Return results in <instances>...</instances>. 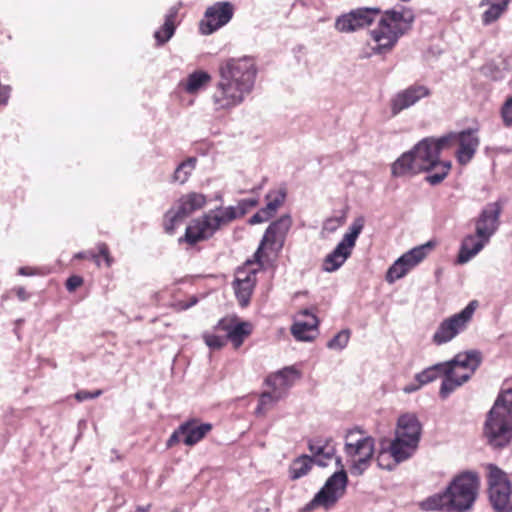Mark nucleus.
I'll use <instances>...</instances> for the list:
<instances>
[{
	"instance_id": "obj_60",
	"label": "nucleus",
	"mask_w": 512,
	"mask_h": 512,
	"mask_svg": "<svg viewBox=\"0 0 512 512\" xmlns=\"http://www.w3.org/2000/svg\"><path fill=\"white\" fill-rule=\"evenodd\" d=\"M502 512H512V504L510 506H508L507 509H505L504 511Z\"/></svg>"
},
{
	"instance_id": "obj_28",
	"label": "nucleus",
	"mask_w": 512,
	"mask_h": 512,
	"mask_svg": "<svg viewBox=\"0 0 512 512\" xmlns=\"http://www.w3.org/2000/svg\"><path fill=\"white\" fill-rule=\"evenodd\" d=\"M511 0H481L480 6H488L482 14V23L488 26L496 22L507 10Z\"/></svg>"
},
{
	"instance_id": "obj_23",
	"label": "nucleus",
	"mask_w": 512,
	"mask_h": 512,
	"mask_svg": "<svg viewBox=\"0 0 512 512\" xmlns=\"http://www.w3.org/2000/svg\"><path fill=\"white\" fill-rule=\"evenodd\" d=\"M422 426L415 414H403L398 418L395 435L419 444Z\"/></svg>"
},
{
	"instance_id": "obj_15",
	"label": "nucleus",
	"mask_w": 512,
	"mask_h": 512,
	"mask_svg": "<svg viewBox=\"0 0 512 512\" xmlns=\"http://www.w3.org/2000/svg\"><path fill=\"white\" fill-rule=\"evenodd\" d=\"M291 226L292 218L289 214L282 215L268 226L254 255L257 261H260L264 247L273 251L282 249Z\"/></svg>"
},
{
	"instance_id": "obj_41",
	"label": "nucleus",
	"mask_w": 512,
	"mask_h": 512,
	"mask_svg": "<svg viewBox=\"0 0 512 512\" xmlns=\"http://www.w3.org/2000/svg\"><path fill=\"white\" fill-rule=\"evenodd\" d=\"M281 398V392H274L273 389L271 392L262 393L259 399V404L256 408V413L261 414L267 406L274 404Z\"/></svg>"
},
{
	"instance_id": "obj_31",
	"label": "nucleus",
	"mask_w": 512,
	"mask_h": 512,
	"mask_svg": "<svg viewBox=\"0 0 512 512\" xmlns=\"http://www.w3.org/2000/svg\"><path fill=\"white\" fill-rule=\"evenodd\" d=\"M205 203V195L201 193L192 192L183 196L179 200V205L177 208L181 211L182 215L188 217L196 210L201 209L205 205Z\"/></svg>"
},
{
	"instance_id": "obj_46",
	"label": "nucleus",
	"mask_w": 512,
	"mask_h": 512,
	"mask_svg": "<svg viewBox=\"0 0 512 512\" xmlns=\"http://www.w3.org/2000/svg\"><path fill=\"white\" fill-rule=\"evenodd\" d=\"M102 395V390L98 389L93 392L86 391V390H80L75 394V398L77 401L82 402L89 399H95Z\"/></svg>"
},
{
	"instance_id": "obj_44",
	"label": "nucleus",
	"mask_w": 512,
	"mask_h": 512,
	"mask_svg": "<svg viewBox=\"0 0 512 512\" xmlns=\"http://www.w3.org/2000/svg\"><path fill=\"white\" fill-rule=\"evenodd\" d=\"M501 116L506 127L512 126V97H509L503 104Z\"/></svg>"
},
{
	"instance_id": "obj_5",
	"label": "nucleus",
	"mask_w": 512,
	"mask_h": 512,
	"mask_svg": "<svg viewBox=\"0 0 512 512\" xmlns=\"http://www.w3.org/2000/svg\"><path fill=\"white\" fill-rule=\"evenodd\" d=\"M484 436L494 448L507 446L512 439V389L502 390L490 409Z\"/></svg>"
},
{
	"instance_id": "obj_51",
	"label": "nucleus",
	"mask_w": 512,
	"mask_h": 512,
	"mask_svg": "<svg viewBox=\"0 0 512 512\" xmlns=\"http://www.w3.org/2000/svg\"><path fill=\"white\" fill-rule=\"evenodd\" d=\"M83 279L80 276H71L66 281V288L68 291H74L76 288L81 286Z\"/></svg>"
},
{
	"instance_id": "obj_49",
	"label": "nucleus",
	"mask_w": 512,
	"mask_h": 512,
	"mask_svg": "<svg viewBox=\"0 0 512 512\" xmlns=\"http://www.w3.org/2000/svg\"><path fill=\"white\" fill-rule=\"evenodd\" d=\"M181 437L184 438V432L180 431V426H179L176 430H174V432L168 438V440L166 442V447L172 448L173 446H175L177 443L180 442Z\"/></svg>"
},
{
	"instance_id": "obj_27",
	"label": "nucleus",
	"mask_w": 512,
	"mask_h": 512,
	"mask_svg": "<svg viewBox=\"0 0 512 512\" xmlns=\"http://www.w3.org/2000/svg\"><path fill=\"white\" fill-rule=\"evenodd\" d=\"M298 377V372L293 367H285L282 370L269 375L266 378V384L270 386L274 392H281V396L293 385L294 380Z\"/></svg>"
},
{
	"instance_id": "obj_52",
	"label": "nucleus",
	"mask_w": 512,
	"mask_h": 512,
	"mask_svg": "<svg viewBox=\"0 0 512 512\" xmlns=\"http://www.w3.org/2000/svg\"><path fill=\"white\" fill-rule=\"evenodd\" d=\"M13 290L15 291V293L20 301H26L30 297L29 293L25 290L24 287H21V286L15 287Z\"/></svg>"
},
{
	"instance_id": "obj_4",
	"label": "nucleus",
	"mask_w": 512,
	"mask_h": 512,
	"mask_svg": "<svg viewBox=\"0 0 512 512\" xmlns=\"http://www.w3.org/2000/svg\"><path fill=\"white\" fill-rule=\"evenodd\" d=\"M414 20L412 11L387 10L376 28L370 31V48L373 54H387L397 44L399 38L410 28Z\"/></svg>"
},
{
	"instance_id": "obj_17",
	"label": "nucleus",
	"mask_w": 512,
	"mask_h": 512,
	"mask_svg": "<svg viewBox=\"0 0 512 512\" xmlns=\"http://www.w3.org/2000/svg\"><path fill=\"white\" fill-rule=\"evenodd\" d=\"M234 7L230 2H216L209 6L200 21L199 29L203 35H210L225 26L233 17Z\"/></svg>"
},
{
	"instance_id": "obj_19",
	"label": "nucleus",
	"mask_w": 512,
	"mask_h": 512,
	"mask_svg": "<svg viewBox=\"0 0 512 512\" xmlns=\"http://www.w3.org/2000/svg\"><path fill=\"white\" fill-rule=\"evenodd\" d=\"M431 95V90L428 86L414 83L407 88L397 92L390 101V110L393 116L398 115L403 110H406L420 100L427 98Z\"/></svg>"
},
{
	"instance_id": "obj_34",
	"label": "nucleus",
	"mask_w": 512,
	"mask_h": 512,
	"mask_svg": "<svg viewBox=\"0 0 512 512\" xmlns=\"http://www.w3.org/2000/svg\"><path fill=\"white\" fill-rule=\"evenodd\" d=\"M227 340H230L235 348H239L244 339L251 333V324L248 322H240L233 326L227 327Z\"/></svg>"
},
{
	"instance_id": "obj_36",
	"label": "nucleus",
	"mask_w": 512,
	"mask_h": 512,
	"mask_svg": "<svg viewBox=\"0 0 512 512\" xmlns=\"http://www.w3.org/2000/svg\"><path fill=\"white\" fill-rule=\"evenodd\" d=\"M197 163L196 157H189L181 162L175 169L172 175V182L184 184L187 182L192 172L194 171Z\"/></svg>"
},
{
	"instance_id": "obj_10",
	"label": "nucleus",
	"mask_w": 512,
	"mask_h": 512,
	"mask_svg": "<svg viewBox=\"0 0 512 512\" xmlns=\"http://www.w3.org/2000/svg\"><path fill=\"white\" fill-rule=\"evenodd\" d=\"M347 484L348 477L344 469L334 472L306 505L305 510L310 511L317 507H323L326 510L331 509L345 494Z\"/></svg>"
},
{
	"instance_id": "obj_57",
	"label": "nucleus",
	"mask_w": 512,
	"mask_h": 512,
	"mask_svg": "<svg viewBox=\"0 0 512 512\" xmlns=\"http://www.w3.org/2000/svg\"><path fill=\"white\" fill-rule=\"evenodd\" d=\"M90 258L95 262V264L99 267L101 265L100 257L99 255L95 253H89Z\"/></svg>"
},
{
	"instance_id": "obj_8",
	"label": "nucleus",
	"mask_w": 512,
	"mask_h": 512,
	"mask_svg": "<svg viewBox=\"0 0 512 512\" xmlns=\"http://www.w3.org/2000/svg\"><path fill=\"white\" fill-rule=\"evenodd\" d=\"M364 228V219L356 218L344 234L341 241L323 260L322 270L332 273L340 269L346 260L351 256L353 248L356 245L357 238Z\"/></svg>"
},
{
	"instance_id": "obj_24",
	"label": "nucleus",
	"mask_w": 512,
	"mask_h": 512,
	"mask_svg": "<svg viewBox=\"0 0 512 512\" xmlns=\"http://www.w3.org/2000/svg\"><path fill=\"white\" fill-rule=\"evenodd\" d=\"M490 241L487 238L479 237L477 233L466 235L460 246L457 262L465 264L475 257Z\"/></svg>"
},
{
	"instance_id": "obj_54",
	"label": "nucleus",
	"mask_w": 512,
	"mask_h": 512,
	"mask_svg": "<svg viewBox=\"0 0 512 512\" xmlns=\"http://www.w3.org/2000/svg\"><path fill=\"white\" fill-rule=\"evenodd\" d=\"M197 302H198L197 297L192 296L188 301L181 302L180 306L182 309L187 310V309L191 308L192 306H194Z\"/></svg>"
},
{
	"instance_id": "obj_11",
	"label": "nucleus",
	"mask_w": 512,
	"mask_h": 512,
	"mask_svg": "<svg viewBox=\"0 0 512 512\" xmlns=\"http://www.w3.org/2000/svg\"><path fill=\"white\" fill-rule=\"evenodd\" d=\"M417 447V444L395 435V438L388 446L381 443V448L376 458L377 464L382 469L391 470L396 464L410 458Z\"/></svg>"
},
{
	"instance_id": "obj_35",
	"label": "nucleus",
	"mask_w": 512,
	"mask_h": 512,
	"mask_svg": "<svg viewBox=\"0 0 512 512\" xmlns=\"http://www.w3.org/2000/svg\"><path fill=\"white\" fill-rule=\"evenodd\" d=\"M287 196V191L285 187H280L275 190L269 191L266 196V206L264 209L268 212V215L273 217L280 206L283 205Z\"/></svg>"
},
{
	"instance_id": "obj_21",
	"label": "nucleus",
	"mask_w": 512,
	"mask_h": 512,
	"mask_svg": "<svg viewBox=\"0 0 512 512\" xmlns=\"http://www.w3.org/2000/svg\"><path fill=\"white\" fill-rule=\"evenodd\" d=\"M319 321L315 314L305 309L295 317L291 333L298 341H312L318 334Z\"/></svg>"
},
{
	"instance_id": "obj_58",
	"label": "nucleus",
	"mask_w": 512,
	"mask_h": 512,
	"mask_svg": "<svg viewBox=\"0 0 512 512\" xmlns=\"http://www.w3.org/2000/svg\"><path fill=\"white\" fill-rule=\"evenodd\" d=\"M88 257V253L87 252H78L74 255V258L75 259H84V258H87Z\"/></svg>"
},
{
	"instance_id": "obj_26",
	"label": "nucleus",
	"mask_w": 512,
	"mask_h": 512,
	"mask_svg": "<svg viewBox=\"0 0 512 512\" xmlns=\"http://www.w3.org/2000/svg\"><path fill=\"white\" fill-rule=\"evenodd\" d=\"M482 361L481 353L477 350H470L458 353L455 357L447 363L463 370V375H469V379L478 369Z\"/></svg>"
},
{
	"instance_id": "obj_20",
	"label": "nucleus",
	"mask_w": 512,
	"mask_h": 512,
	"mask_svg": "<svg viewBox=\"0 0 512 512\" xmlns=\"http://www.w3.org/2000/svg\"><path fill=\"white\" fill-rule=\"evenodd\" d=\"M256 284V270L250 263L238 268L235 273L233 287L236 298L241 306H247Z\"/></svg>"
},
{
	"instance_id": "obj_29",
	"label": "nucleus",
	"mask_w": 512,
	"mask_h": 512,
	"mask_svg": "<svg viewBox=\"0 0 512 512\" xmlns=\"http://www.w3.org/2000/svg\"><path fill=\"white\" fill-rule=\"evenodd\" d=\"M211 75L203 70H197L189 74L185 81L181 83L183 90L188 94H197L206 88L211 82Z\"/></svg>"
},
{
	"instance_id": "obj_39",
	"label": "nucleus",
	"mask_w": 512,
	"mask_h": 512,
	"mask_svg": "<svg viewBox=\"0 0 512 512\" xmlns=\"http://www.w3.org/2000/svg\"><path fill=\"white\" fill-rule=\"evenodd\" d=\"M186 216L182 215L181 211L177 209H171L165 214L164 228L167 233L172 234L175 227L183 221Z\"/></svg>"
},
{
	"instance_id": "obj_42",
	"label": "nucleus",
	"mask_w": 512,
	"mask_h": 512,
	"mask_svg": "<svg viewBox=\"0 0 512 512\" xmlns=\"http://www.w3.org/2000/svg\"><path fill=\"white\" fill-rule=\"evenodd\" d=\"M346 220V215L342 212L339 216H333L327 218L323 223V230L328 233H334L339 227H341Z\"/></svg>"
},
{
	"instance_id": "obj_16",
	"label": "nucleus",
	"mask_w": 512,
	"mask_h": 512,
	"mask_svg": "<svg viewBox=\"0 0 512 512\" xmlns=\"http://www.w3.org/2000/svg\"><path fill=\"white\" fill-rule=\"evenodd\" d=\"M477 133L478 129L468 128L460 132H449L444 135L452 137L449 143V149L456 143L458 144L455 155L459 164L466 165L474 157L480 145V139Z\"/></svg>"
},
{
	"instance_id": "obj_55",
	"label": "nucleus",
	"mask_w": 512,
	"mask_h": 512,
	"mask_svg": "<svg viewBox=\"0 0 512 512\" xmlns=\"http://www.w3.org/2000/svg\"><path fill=\"white\" fill-rule=\"evenodd\" d=\"M421 386L422 385H420V383L417 382V384H410L405 386L403 390L405 393H412L417 391Z\"/></svg>"
},
{
	"instance_id": "obj_7",
	"label": "nucleus",
	"mask_w": 512,
	"mask_h": 512,
	"mask_svg": "<svg viewBox=\"0 0 512 512\" xmlns=\"http://www.w3.org/2000/svg\"><path fill=\"white\" fill-rule=\"evenodd\" d=\"M231 222L227 219V212L224 207H218L210 210L203 216L194 219L187 227L185 235L180 238L190 245H195L200 241L211 238L222 226Z\"/></svg>"
},
{
	"instance_id": "obj_50",
	"label": "nucleus",
	"mask_w": 512,
	"mask_h": 512,
	"mask_svg": "<svg viewBox=\"0 0 512 512\" xmlns=\"http://www.w3.org/2000/svg\"><path fill=\"white\" fill-rule=\"evenodd\" d=\"M11 93V87L9 85H2L0 83V106H6Z\"/></svg>"
},
{
	"instance_id": "obj_48",
	"label": "nucleus",
	"mask_w": 512,
	"mask_h": 512,
	"mask_svg": "<svg viewBox=\"0 0 512 512\" xmlns=\"http://www.w3.org/2000/svg\"><path fill=\"white\" fill-rule=\"evenodd\" d=\"M97 249H98V252H99L97 255H99V257L100 256L103 257L106 266L110 267L112 265V263H113V259L110 256L108 246L105 243H99L97 245Z\"/></svg>"
},
{
	"instance_id": "obj_22",
	"label": "nucleus",
	"mask_w": 512,
	"mask_h": 512,
	"mask_svg": "<svg viewBox=\"0 0 512 512\" xmlns=\"http://www.w3.org/2000/svg\"><path fill=\"white\" fill-rule=\"evenodd\" d=\"M308 449L312 454L313 462L319 466H327L335 458L336 447L331 437H316L308 441Z\"/></svg>"
},
{
	"instance_id": "obj_61",
	"label": "nucleus",
	"mask_w": 512,
	"mask_h": 512,
	"mask_svg": "<svg viewBox=\"0 0 512 512\" xmlns=\"http://www.w3.org/2000/svg\"><path fill=\"white\" fill-rule=\"evenodd\" d=\"M337 465L341 466V459L339 457L336 458Z\"/></svg>"
},
{
	"instance_id": "obj_3",
	"label": "nucleus",
	"mask_w": 512,
	"mask_h": 512,
	"mask_svg": "<svg viewBox=\"0 0 512 512\" xmlns=\"http://www.w3.org/2000/svg\"><path fill=\"white\" fill-rule=\"evenodd\" d=\"M479 481L476 474L464 472L453 479L445 491L434 494L420 503L425 511L445 509L447 511L469 510L477 497Z\"/></svg>"
},
{
	"instance_id": "obj_38",
	"label": "nucleus",
	"mask_w": 512,
	"mask_h": 512,
	"mask_svg": "<svg viewBox=\"0 0 512 512\" xmlns=\"http://www.w3.org/2000/svg\"><path fill=\"white\" fill-rule=\"evenodd\" d=\"M443 373V363H437L435 365H432L420 373H417L415 375V381L420 383V385H425L430 382H433L437 378L441 377Z\"/></svg>"
},
{
	"instance_id": "obj_40",
	"label": "nucleus",
	"mask_w": 512,
	"mask_h": 512,
	"mask_svg": "<svg viewBox=\"0 0 512 512\" xmlns=\"http://www.w3.org/2000/svg\"><path fill=\"white\" fill-rule=\"evenodd\" d=\"M350 339V331L349 330H341L338 332L332 339H330L327 343V347L332 350H343Z\"/></svg>"
},
{
	"instance_id": "obj_56",
	"label": "nucleus",
	"mask_w": 512,
	"mask_h": 512,
	"mask_svg": "<svg viewBox=\"0 0 512 512\" xmlns=\"http://www.w3.org/2000/svg\"><path fill=\"white\" fill-rule=\"evenodd\" d=\"M18 274L21 276H30L33 275V271L28 267H20L18 269Z\"/></svg>"
},
{
	"instance_id": "obj_18",
	"label": "nucleus",
	"mask_w": 512,
	"mask_h": 512,
	"mask_svg": "<svg viewBox=\"0 0 512 512\" xmlns=\"http://www.w3.org/2000/svg\"><path fill=\"white\" fill-rule=\"evenodd\" d=\"M503 205L500 201L487 203L474 219L475 231L479 237L489 241L500 226Z\"/></svg>"
},
{
	"instance_id": "obj_30",
	"label": "nucleus",
	"mask_w": 512,
	"mask_h": 512,
	"mask_svg": "<svg viewBox=\"0 0 512 512\" xmlns=\"http://www.w3.org/2000/svg\"><path fill=\"white\" fill-rule=\"evenodd\" d=\"M178 14V9L176 7H172L169 9L168 13L165 15V21L163 26L155 31L154 38L157 42V45H163L168 42L171 37L174 35L176 28V17Z\"/></svg>"
},
{
	"instance_id": "obj_12",
	"label": "nucleus",
	"mask_w": 512,
	"mask_h": 512,
	"mask_svg": "<svg viewBox=\"0 0 512 512\" xmlns=\"http://www.w3.org/2000/svg\"><path fill=\"white\" fill-rule=\"evenodd\" d=\"M489 498L493 508L502 512L508 508L511 496V483L507 475L495 465L489 466Z\"/></svg>"
},
{
	"instance_id": "obj_2",
	"label": "nucleus",
	"mask_w": 512,
	"mask_h": 512,
	"mask_svg": "<svg viewBox=\"0 0 512 512\" xmlns=\"http://www.w3.org/2000/svg\"><path fill=\"white\" fill-rule=\"evenodd\" d=\"M451 139V136L423 138L393 162L392 175L405 177L428 172L426 182L430 185L441 183L450 172L451 162L441 160L440 155L442 151L449 149Z\"/></svg>"
},
{
	"instance_id": "obj_6",
	"label": "nucleus",
	"mask_w": 512,
	"mask_h": 512,
	"mask_svg": "<svg viewBox=\"0 0 512 512\" xmlns=\"http://www.w3.org/2000/svg\"><path fill=\"white\" fill-rule=\"evenodd\" d=\"M344 452L351 463L352 475H362L370 466L375 453V440L365 435L358 427L350 429L345 435Z\"/></svg>"
},
{
	"instance_id": "obj_14",
	"label": "nucleus",
	"mask_w": 512,
	"mask_h": 512,
	"mask_svg": "<svg viewBox=\"0 0 512 512\" xmlns=\"http://www.w3.org/2000/svg\"><path fill=\"white\" fill-rule=\"evenodd\" d=\"M433 246L434 244L432 242H427L404 253L388 269L386 280L389 283H393L404 277L412 268L426 258Z\"/></svg>"
},
{
	"instance_id": "obj_25",
	"label": "nucleus",
	"mask_w": 512,
	"mask_h": 512,
	"mask_svg": "<svg viewBox=\"0 0 512 512\" xmlns=\"http://www.w3.org/2000/svg\"><path fill=\"white\" fill-rule=\"evenodd\" d=\"M211 430L212 424L199 423L197 419L187 420L180 425V431L184 432V438H182V441L187 446H194Z\"/></svg>"
},
{
	"instance_id": "obj_33",
	"label": "nucleus",
	"mask_w": 512,
	"mask_h": 512,
	"mask_svg": "<svg viewBox=\"0 0 512 512\" xmlns=\"http://www.w3.org/2000/svg\"><path fill=\"white\" fill-rule=\"evenodd\" d=\"M313 458L304 454L292 461L289 466V478L297 480L309 473L313 467Z\"/></svg>"
},
{
	"instance_id": "obj_37",
	"label": "nucleus",
	"mask_w": 512,
	"mask_h": 512,
	"mask_svg": "<svg viewBox=\"0 0 512 512\" xmlns=\"http://www.w3.org/2000/svg\"><path fill=\"white\" fill-rule=\"evenodd\" d=\"M258 204L257 199L248 198L241 199L236 206H227L224 207L227 212V219H230L231 222L237 218L243 217L251 208L255 207Z\"/></svg>"
},
{
	"instance_id": "obj_47",
	"label": "nucleus",
	"mask_w": 512,
	"mask_h": 512,
	"mask_svg": "<svg viewBox=\"0 0 512 512\" xmlns=\"http://www.w3.org/2000/svg\"><path fill=\"white\" fill-rule=\"evenodd\" d=\"M270 218H271V216L268 215V212L263 207L249 219V224L255 225V224L263 223V222L268 221Z\"/></svg>"
},
{
	"instance_id": "obj_45",
	"label": "nucleus",
	"mask_w": 512,
	"mask_h": 512,
	"mask_svg": "<svg viewBox=\"0 0 512 512\" xmlns=\"http://www.w3.org/2000/svg\"><path fill=\"white\" fill-rule=\"evenodd\" d=\"M483 71L486 75L490 76L493 80H499L504 77L503 71L499 69L495 64L488 63L483 67Z\"/></svg>"
},
{
	"instance_id": "obj_9",
	"label": "nucleus",
	"mask_w": 512,
	"mask_h": 512,
	"mask_svg": "<svg viewBox=\"0 0 512 512\" xmlns=\"http://www.w3.org/2000/svg\"><path fill=\"white\" fill-rule=\"evenodd\" d=\"M477 307L478 302L472 300L460 312L441 321L432 336V342L440 346L452 341L460 333L464 332L471 322Z\"/></svg>"
},
{
	"instance_id": "obj_53",
	"label": "nucleus",
	"mask_w": 512,
	"mask_h": 512,
	"mask_svg": "<svg viewBox=\"0 0 512 512\" xmlns=\"http://www.w3.org/2000/svg\"><path fill=\"white\" fill-rule=\"evenodd\" d=\"M445 370H452L453 374V378H458L459 376L463 375V370H460L446 362H443V373H445Z\"/></svg>"
},
{
	"instance_id": "obj_32",
	"label": "nucleus",
	"mask_w": 512,
	"mask_h": 512,
	"mask_svg": "<svg viewBox=\"0 0 512 512\" xmlns=\"http://www.w3.org/2000/svg\"><path fill=\"white\" fill-rule=\"evenodd\" d=\"M451 374L454 375L452 370H445V373L441 375L443 376V380L440 386L439 396L442 399L448 398L457 388L469 381V375H461L456 379L453 378Z\"/></svg>"
},
{
	"instance_id": "obj_59",
	"label": "nucleus",
	"mask_w": 512,
	"mask_h": 512,
	"mask_svg": "<svg viewBox=\"0 0 512 512\" xmlns=\"http://www.w3.org/2000/svg\"><path fill=\"white\" fill-rule=\"evenodd\" d=\"M148 509H149V506H147V507H139V508H138V511H139V512H147V511H148Z\"/></svg>"
},
{
	"instance_id": "obj_13",
	"label": "nucleus",
	"mask_w": 512,
	"mask_h": 512,
	"mask_svg": "<svg viewBox=\"0 0 512 512\" xmlns=\"http://www.w3.org/2000/svg\"><path fill=\"white\" fill-rule=\"evenodd\" d=\"M377 7H361L336 18L335 29L341 33H352L372 24L380 15Z\"/></svg>"
},
{
	"instance_id": "obj_1",
	"label": "nucleus",
	"mask_w": 512,
	"mask_h": 512,
	"mask_svg": "<svg viewBox=\"0 0 512 512\" xmlns=\"http://www.w3.org/2000/svg\"><path fill=\"white\" fill-rule=\"evenodd\" d=\"M219 80L211 94L215 112H230L240 106L252 93L257 66L250 56L231 57L219 65Z\"/></svg>"
},
{
	"instance_id": "obj_43",
	"label": "nucleus",
	"mask_w": 512,
	"mask_h": 512,
	"mask_svg": "<svg viewBox=\"0 0 512 512\" xmlns=\"http://www.w3.org/2000/svg\"><path fill=\"white\" fill-rule=\"evenodd\" d=\"M203 337L206 345L213 350L222 348L227 341V336L223 337L215 334H205Z\"/></svg>"
}]
</instances>
